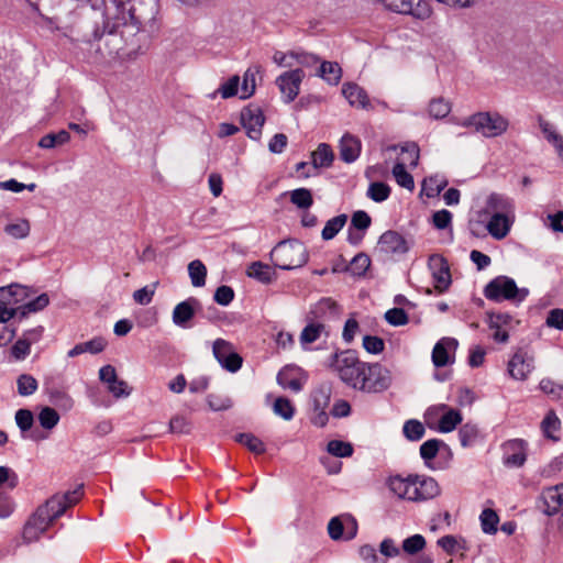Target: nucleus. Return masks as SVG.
Returning a JSON list of instances; mask_svg holds the SVG:
<instances>
[{
    "mask_svg": "<svg viewBox=\"0 0 563 563\" xmlns=\"http://www.w3.org/2000/svg\"><path fill=\"white\" fill-rule=\"evenodd\" d=\"M271 258L276 267L289 271L305 265L308 255L306 246L301 242L283 241L272 250Z\"/></svg>",
    "mask_w": 563,
    "mask_h": 563,
    "instance_id": "obj_5",
    "label": "nucleus"
},
{
    "mask_svg": "<svg viewBox=\"0 0 563 563\" xmlns=\"http://www.w3.org/2000/svg\"><path fill=\"white\" fill-rule=\"evenodd\" d=\"M234 440L254 454H263L266 451L264 442L253 433H238Z\"/></svg>",
    "mask_w": 563,
    "mask_h": 563,
    "instance_id": "obj_34",
    "label": "nucleus"
},
{
    "mask_svg": "<svg viewBox=\"0 0 563 563\" xmlns=\"http://www.w3.org/2000/svg\"><path fill=\"white\" fill-rule=\"evenodd\" d=\"M34 291L18 283L0 287V303L18 307L22 305Z\"/></svg>",
    "mask_w": 563,
    "mask_h": 563,
    "instance_id": "obj_15",
    "label": "nucleus"
},
{
    "mask_svg": "<svg viewBox=\"0 0 563 563\" xmlns=\"http://www.w3.org/2000/svg\"><path fill=\"white\" fill-rule=\"evenodd\" d=\"M239 86L240 77L238 75H234L219 87L218 92L221 95L223 99H228L234 97L238 93Z\"/></svg>",
    "mask_w": 563,
    "mask_h": 563,
    "instance_id": "obj_59",
    "label": "nucleus"
},
{
    "mask_svg": "<svg viewBox=\"0 0 563 563\" xmlns=\"http://www.w3.org/2000/svg\"><path fill=\"white\" fill-rule=\"evenodd\" d=\"M561 421L553 411H550L542 420L541 427L547 438L555 440L553 432L560 429Z\"/></svg>",
    "mask_w": 563,
    "mask_h": 563,
    "instance_id": "obj_58",
    "label": "nucleus"
},
{
    "mask_svg": "<svg viewBox=\"0 0 563 563\" xmlns=\"http://www.w3.org/2000/svg\"><path fill=\"white\" fill-rule=\"evenodd\" d=\"M390 11L401 14H416L415 0H379Z\"/></svg>",
    "mask_w": 563,
    "mask_h": 563,
    "instance_id": "obj_49",
    "label": "nucleus"
},
{
    "mask_svg": "<svg viewBox=\"0 0 563 563\" xmlns=\"http://www.w3.org/2000/svg\"><path fill=\"white\" fill-rule=\"evenodd\" d=\"M38 421L44 429L51 430L59 422V415L55 409L44 407L38 413Z\"/></svg>",
    "mask_w": 563,
    "mask_h": 563,
    "instance_id": "obj_55",
    "label": "nucleus"
},
{
    "mask_svg": "<svg viewBox=\"0 0 563 563\" xmlns=\"http://www.w3.org/2000/svg\"><path fill=\"white\" fill-rule=\"evenodd\" d=\"M457 341L452 338H443L435 343L432 350V362L435 367H443L451 363L449 352L455 351Z\"/></svg>",
    "mask_w": 563,
    "mask_h": 563,
    "instance_id": "obj_23",
    "label": "nucleus"
},
{
    "mask_svg": "<svg viewBox=\"0 0 563 563\" xmlns=\"http://www.w3.org/2000/svg\"><path fill=\"white\" fill-rule=\"evenodd\" d=\"M415 479L413 475L408 477L395 475L388 478L387 486L398 498L412 501Z\"/></svg>",
    "mask_w": 563,
    "mask_h": 563,
    "instance_id": "obj_20",
    "label": "nucleus"
},
{
    "mask_svg": "<svg viewBox=\"0 0 563 563\" xmlns=\"http://www.w3.org/2000/svg\"><path fill=\"white\" fill-rule=\"evenodd\" d=\"M462 421V416L459 410L449 409L439 421V431L443 433H448L453 431L459 423Z\"/></svg>",
    "mask_w": 563,
    "mask_h": 563,
    "instance_id": "obj_41",
    "label": "nucleus"
},
{
    "mask_svg": "<svg viewBox=\"0 0 563 563\" xmlns=\"http://www.w3.org/2000/svg\"><path fill=\"white\" fill-rule=\"evenodd\" d=\"M3 231L13 239H25L30 234L31 225L26 219H19L15 222L8 223Z\"/></svg>",
    "mask_w": 563,
    "mask_h": 563,
    "instance_id": "obj_40",
    "label": "nucleus"
},
{
    "mask_svg": "<svg viewBox=\"0 0 563 563\" xmlns=\"http://www.w3.org/2000/svg\"><path fill=\"white\" fill-rule=\"evenodd\" d=\"M88 4L95 23L96 53L101 58L119 55L125 45L137 46L139 33L157 30L158 0H132L129 8L118 0H88Z\"/></svg>",
    "mask_w": 563,
    "mask_h": 563,
    "instance_id": "obj_1",
    "label": "nucleus"
},
{
    "mask_svg": "<svg viewBox=\"0 0 563 563\" xmlns=\"http://www.w3.org/2000/svg\"><path fill=\"white\" fill-rule=\"evenodd\" d=\"M459 124L472 128L482 136L492 139L504 134L508 130L509 121L498 112L479 111L463 119Z\"/></svg>",
    "mask_w": 563,
    "mask_h": 563,
    "instance_id": "obj_3",
    "label": "nucleus"
},
{
    "mask_svg": "<svg viewBox=\"0 0 563 563\" xmlns=\"http://www.w3.org/2000/svg\"><path fill=\"white\" fill-rule=\"evenodd\" d=\"M360 390L379 393L386 390L391 383L389 371L378 363L366 364Z\"/></svg>",
    "mask_w": 563,
    "mask_h": 563,
    "instance_id": "obj_7",
    "label": "nucleus"
},
{
    "mask_svg": "<svg viewBox=\"0 0 563 563\" xmlns=\"http://www.w3.org/2000/svg\"><path fill=\"white\" fill-rule=\"evenodd\" d=\"M393 175L400 187L409 190L415 188L413 177L406 170L404 162H397L394 165Z\"/></svg>",
    "mask_w": 563,
    "mask_h": 563,
    "instance_id": "obj_42",
    "label": "nucleus"
},
{
    "mask_svg": "<svg viewBox=\"0 0 563 563\" xmlns=\"http://www.w3.org/2000/svg\"><path fill=\"white\" fill-rule=\"evenodd\" d=\"M339 313V305L332 298L325 297L321 298L310 307L306 316V320H312L314 322H322L325 324L327 321L335 319Z\"/></svg>",
    "mask_w": 563,
    "mask_h": 563,
    "instance_id": "obj_11",
    "label": "nucleus"
},
{
    "mask_svg": "<svg viewBox=\"0 0 563 563\" xmlns=\"http://www.w3.org/2000/svg\"><path fill=\"white\" fill-rule=\"evenodd\" d=\"M329 366L338 373L343 383L360 390L362 376L365 375L366 363L361 362L354 352L343 351L333 354Z\"/></svg>",
    "mask_w": 563,
    "mask_h": 563,
    "instance_id": "obj_2",
    "label": "nucleus"
},
{
    "mask_svg": "<svg viewBox=\"0 0 563 563\" xmlns=\"http://www.w3.org/2000/svg\"><path fill=\"white\" fill-rule=\"evenodd\" d=\"M441 448H448V445L439 439H430L420 445V456L427 465L433 460Z\"/></svg>",
    "mask_w": 563,
    "mask_h": 563,
    "instance_id": "obj_39",
    "label": "nucleus"
},
{
    "mask_svg": "<svg viewBox=\"0 0 563 563\" xmlns=\"http://www.w3.org/2000/svg\"><path fill=\"white\" fill-rule=\"evenodd\" d=\"M70 140V134L66 130H60L57 133H48L41 137L38 146L41 148H54L58 145H64Z\"/></svg>",
    "mask_w": 563,
    "mask_h": 563,
    "instance_id": "obj_37",
    "label": "nucleus"
},
{
    "mask_svg": "<svg viewBox=\"0 0 563 563\" xmlns=\"http://www.w3.org/2000/svg\"><path fill=\"white\" fill-rule=\"evenodd\" d=\"M332 386L330 383L320 384L311 395L313 409L325 410L330 404Z\"/></svg>",
    "mask_w": 563,
    "mask_h": 563,
    "instance_id": "obj_29",
    "label": "nucleus"
},
{
    "mask_svg": "<svg viewBox=\"0 0 563 563\" xmlns=\"http://www.w3.org/2000/svg\"><path fill=\"white\" fill-rule=\"evenodd\" d=\"M426 539L422 534H413L402 541V551L408 555H416L426 548Z\"/></svg>",
    "mask_w": 563,
    "mask_h": 563,
    "instance_id": "obj_44",
    "label": "nucleus"
},
{
    "mask_svg": "<svg viewBox=\"0 0 563 563\" xmlns=\"http://www.w3.org/2000/svg\"><path fill=\"white\" fill-rule=\"evenodd\" d=\"M511 222L506 213L495 212L487 223L489 234L497 239H504L510 231Z\"/></svg>",
    "mask_w": 563,
    "mask_h": 563,
    "instance_id": "obj_26",
    "label": "nucleus"
},
{
    "mask_svg": "<svg viewBox=\"0 0 563 563\" xmlns=\"http://www.w3.org/2000/svg\"><path fill=\"white\" fill-rule=\"evenodd\" d=\"M81 496L82 485L71 492L52 496L44 505L40 506L36 511L38 512V516H43L46 521L53 523V521L60 517L68 507L75 505Z\"/></svg>",
    "mask_w": 563,
    "mask_h": 563,
    "instance_id": "obj_6",
    "label": "nucleus"
},
{
    "mask_svg": "<svg viewBox=\"0 0 563 563\" xmlns=\"http://www.w3.org/2000/svg\"><path fill=\"white\" fill-rule=\"evenodd\" d=\"M361 148V141L357 137L346 133L340 141V157L345 163H353L358 158Z\"/></svg>",
    "mask_w": 563,
    "mask_h": 563,
    "instance_id": "obj_24",
    "label": "nucleus"
},
{
    "mask_svg": "<svg viewBox=\"0 0 563 563\" xmlns=\"http://www.w3.org/2000/svg\"><path fill=\"white\" fill-rule=\"evenodd\" d=\"M200 307V301L195 297L177 303L173 310V322L180 328H187L188 322L195 317L196 310Z\"/></svg>",
    "mask_w": 563,
    "mask_h": 563,
    "instance_id": "obj_16",
    "label": "nucleus"
},
{
    "mask_svg": "<svg viewBox=\"0 0 563 563\" xmlns=\"http://www.w3.org/2000/svg\"><path fill=\"white\" fill-rule=\"evenodd\" d=\"M371 266V258L367 254L361 252L356 254L352 261L350 262V265L346 266V271L350 272L355 277H363L367 269Z\"/></svg>",
    "mask_w": 563,
    "mask_h": 563,
    "instance_id": "obj_35",
    "label": "nucleus"
},
{
    "mask_svg": "<svg viewBox=\"0 0 563 563\" xmlns=\"http://www.w3.org/2000/svg\"><path fill=\"white\" fill-rule=\"evenodd\" d=\"M540 389L555 399H563V383L559 384L550 378H543L540 382Z\"/></svg>",
    "mask_w": 563,
    "mask_h": 563,
    "instance_id": "obj_61",
    "label": "nucleus"
},
{
    "mask_svg": "<svg viewBox=\"0 0 563 563\" xmlns=\"http://www.w3.org/2000/svg\"><path fill=\"white\" fill-rule=\"evenodd\" d=\"M212 353L221 367L230 373H236L242 367V356L235 351L233 344L224 339L213 341Z\"/></svg>",
    "mask_w": 563,
    "mask_h": 563,
    "instance_id": "obj_8",
    "label": "nucleus"
},
{
    "mask_svg": "<svg viewBox=\"0 0 563 563\" xmlns=\"http://www.w3.org/2000/svg\"><path fill=\"white\" fill-rule=\"evenodd\" d=\"M265 117L258 107L249 106L241 111V123L252 140L261 137Z\"/></svg>",
    "mask_w": 563,
    "mask_h": 563,
    "instance_id": "obj_12",
    "label": "nucleus"
},
{
    "mask_svg": "<svg viewBox=\"0 0 563 563\" xmlns=\"http://www.w3.org/2000/svg\"><path fill=\"white\" fill-rule=\"evenodd\" d=\"M533 368V356L522 349L518 350L508 363V372L515 379H526Z\"/></svg>",
    "mask_w": 563,
    "mask_h": 563,
    "instance_id": "obj_13",
    "label": "nucleus"
},
{
    "mask_svg": "<svg viewBox=\"0 0 563 563\" xmlns=\"http://www.w3.org/2000/svg\"><path fill=\"white\" fill-rule=\"evenodd\" d=\"M385 319L389 324L394 327L405 325L409 321L407 313L401 308L389 309L385 313Z\"/></svg>",
    "mask_w": 563,
    "mask_h": 563,
    "instance_id": "obj_63",
    "label": "nucleus"
},
{
    "mask_svg": "<svg viewBox=\"0 0 563 563\" xmlns=\"http://www.w3.org/2000/svg\"><path fill=\"white\" fill-rule=\"evenodd\" d=\"M52 523L35 511L25 522L23 528V540L27 543L37 541Z\"/></svg>",
    "mask_w": 563,
    "mask_h": 563,
    "instance_id": "obj_21",
    "label": "nucleus"
},
{
    "mask_svg": "<svg viewBox=\"0 0 563 563\" xmlns=\"http://www.w3.org/2000/svg\"><path fill=\"white\" fill-rule=\"evenodd\" d=\"M290 202L299 209L307 210L313 205L311 190L307 188H297L289 192Z\"/></svg>",
    "mask_w": 563,
    "mask_h": 563,
    "instance_id": "obj_36",
    "label": "nucleus"
},
{
    "mask_svg": "<svg viewBox=\"0 0 563 563\" xmlns=\"http://www.w3.org/2000/svg\"><path fill=\"white\" fill-rule=\"evenodd\" d=\"M347 216L342 213L331 218L325 222L321 236L324 241L332 240L346 224Z\"/></svg>",
    "mask_w": 563,
    "mask_h": 563,
    "instance_id": "obj_32",
    "label": "nucleus"
},
{
    "mask_svg": "<svg viewBox=\"0 0 563 563\" xmlns=\"http://www.w3.org/2000/svg\"><path fill=\"white\" fill-rule=\"evenodd\" d=\"M426 429L423 424L416 419L407 420L402 427V433L409 441H419L423 438Z\"/></svg>",
    "mask_w": 563,
    "mask_h": 563,
    "instance_id": "obj_43",
    "label": "nucleus"
},
{
    "mask_svg": "<svg viewBox=\"0 0 563 563\" xmlns=\"http://www.w3.org/2000/svg\"><path fill=\"white\" fill-rule=\"evenodd\" d=\"M277 383L284 389H290L298 393L302 389V383L297 377L291 376V372L287 368L282 369L277 375Z\"/></svg>",
    "mask_w": 563,
    "mask_h": 563,
    "instance_id": "obj_48",
    "label": "nucleus"
},
{
    "mask_svg": "<svg viewBox=\"0 0 563 563\" xmlns=\"http://www.w3.org/2000/svg\"><path fill=\"white\" fill-rule=\"evenodd\" d=\"M390 187L382 181L372 183L367 189V197L375 202H383L390 196Z\"/></svg>",
    "mask_w": 563,
    "mask_h": 563,
    "instance_id": "obj_47",
    "label": "nucleus"
},
{
    "mask_svg": "<svg viewBox=\"0 0 563 563\" xmlns=\"http://www.w3.org/2000/svg\"><path fill=\"white\" fill-rule=\"evenodd\" d=\"M429 266L432 271L434 287L440 292L446 290L452 283L448 262L440 255H432L429 260Z\"/></svg>",
    "mask_w": 563,
    "mask_h": 563,
    "instance_id": "obj_14",
    "label": "nucleus"
},
{
    "mask_svg": "<svg viewBox=\"0 0 563 563\" xmlns=\"http://www.w3.org/2000/svg\"><path fill=\"white\" fill-rule=\"evenodd\" d=\"M274 413L285 420H291L295 415V408L290 400L285 397H278L273 406Z\"/></svg>",
    "mask_w": 563,
    "mask_h": 563,
    "instance_id": "obj_54",
    "label": "nucleus"
},
{
    "mask_svg": "<svg viewBox=\"0 0 563 563\" xmlns=\"http://www.w3.org/2000/svg\"><path fill=\"white\" fill-rule=\"evenodd\" d=\"M327 451L336 457H349L353 454V446L350 442L331 440L328 442Z\"/></svg>",
    "mask_w": 563,
    "mask_h": 563,
    "instance_id": "obj_50",
    "label": "nucleus"
},
{
    "mask_svg": "<svg viewBox=\"0 0 563 563\" xmlns=\"http://www.w3.org/2000/svg\"><path fill=\"white\" fill-rule=\"evenodd\" d=\"M544 503V512L548 516H554L563 509V483L548 487L542 492Z\"/></svg>",
    "mask_w": 563,
    "mask_h": 563,
    "instance_id": "obj_19",
    "label": "nucleus"
},
{
    "mask_svg": "<svg viewBox=\"0 0 563 563\" xmlns=\"http://www.w3.org/2000/svg\"><path fill=\"white\" fill-rule=\"evenodd\" d=\"M303 78L305 71L301 68L285 71L276 78L275 82L282 93L284 102L290 103L297 98Z\"/></svg>",
    "mask_w": 563,
    "mask_h": 563,
    "instance_id": "obj_9",
    "label": "nucleus"
},
{
    "mask_svg": "<svg viewBox=\"0 0 563 563\" xmlns=\"http://www.w3.org/2000/svg\"><path fill=\"white\" fill-rule=\"evenodd\" d=\"M401 155L405 165L408 163L410 167H417L419 162V147L415 142H407L401 147Z\"/></svg>",
    "mask_w": 563,
    "mask_h": 563,
    "instance_id": "obj_53",
    "label": "nucleus"
},
{
    "mask_svg": "<svg viewBox=\"0 0 563 563\" xmlns=\"http://www.w3.org/2000/svg\"><path fill=\"white\" fill-rule=\"evenodd\" d=\"M261 73V66L254 65L249 67L243 75V82L241 86V99H247L255 92V77Z\"/></svg>",
    "mask_w": 563,
    "mask_h": 563,
    "instance_id": "obj_31",
    "label": "nucleus"
},
{
    "mask_svg": "<svg viewBox=\"0 0 563 563\" xmlns=\"http://www.w3.org/2000/svg\"><path fill=\"white\" fill-rule=\"evenodd\" d=\"M481 527L484 533L494 534L497 532V525L499 522L498 515L493 509H484L479 516Z\"/></svg>",
    "mask_w": 563,
    "mask_h": 563,
    "instance_id": "obj_45",
    "label": "nucleus"
},
{
    "mask_svg": "<svg viewBox=\"0 0 563 563\" xmlns=\"http://www.w3.org/2000/svg\"><path fill=\"white\" fill-rule=\"evenodd\" d=\"M188 274L194 287L206 285L207 267L200 260H194L188 264Z\"/></svg>",
    "mask_w": 563,
    "mask_h": 563,
    "instance_id": "obj_33",
    "label": "nucleus"
},
{
    "mask_svg": "<svg viewBox=\"0 0 563 563\" xmlns=\"http://www.w3.org/2000/svg\"><path fill=\"white\" fill-rule=\"evenodd\" d=\"M342 93L352 107L367 109L369 99L366 91L354 82H345L342 87Z\"/></svg>",
    "mask_w": 563,
    "mask_h": 563,
    "instance_id": "obj_25",
    "label": "nucleus"
},
{
    "mask_svg": "<svg viewBox=\"0 0 563 563\" xmlns=\"http://www.w3.org/2000/svg\"><path fill=\"white\" fill-rule=\"evenodd\" d=\"M379 245L383 251L393 254H404L409 247L405 238L396 231H386L379 238Z\"/></svg>",
    "mask_w": 563,
    "mask_h": 563,
    "instance_id": "obj_22",
    "label": "nucleus"
},
{
    "mask_svg": "<svg viewBox=\"0 0 563 563\" xmlns=\"http://www.w3.org/2000/svg\"><path fill=\"white\" fill-rule=\"evenodd\" d=\"M371 223L372 219L368 213L363 210H358L352 214L350 228L364 232L369 228Z\"/></svg>",
    "mask_w": 563,
    "mask_h": 563,
    "instance_id": "obj_62",
    "label": "nucleus"
},
{
    "mask_svg": "<svg viewBox=\"0 0 563 563\" xmlns=\"http://www.w3.org/2000/svg\"><path fill=\"white\" fill-rule=\"evenodd\" d=\"M487 208L495 212L506 213L512 208L508 198L503 195L492 194L487 199Z\"/></svg>",
    "mask_w": 563,
    "mask_h": 563,
    "instance_id": "obj_51",
    "label": "nucleus"
},
{
    "mask_svg": "<svg viewBox=\"0 0 563 563\" xmlns=\"http://www.w3.org/2000/svg\"><path fill=\"white\" fill-rule=\"evenodd\" d=\"M157 284L158 283H154L152 285H147L141 289L135 290L133 292L134 301L142 306L148 305L153 299Z\"/></svg>",
    "mask_w": 563,
    "mask_h": 563,
    "instance_id": "obj_60",
    "label": "nucleus"
},
{
    "mask_svg": "<svg viewBox=\"0 0 563 563\" xmlns=\"http://www.w3.org/2000/svg\"><path fill=\"white\" fill-rule=\"evenodd\" d=\"M450 111L451 104L443 98L432 99L428 107L429 115L435 120L445 118Z\"/></svg>",
    "mask_w": 563,
    "mask_h": 563,
    "instance_id": "obj_46",
    "label": "nucleus"
},
{
    "mask_svg": "<svg viewBox=\"0 0 563 563\" xmlns=\"http://www.w3.org/2000/svg\"><path fill=\"white\" fill-rule=\"evenodd\" d=\"M563 470V453L555 456L547 465L540 468V476L543 478H554Z\"/></svg>",
    "mask_w": 563,
    "mask_h": 563,
    "instance_id": "obj_57",
    "label": "nucleus"
},
{
    "mask_svg": "<svg viewBox=\"0 0 563 563\" xmlns=\"http://www.w3.org/2000/svg\"><path fill=\"white\" fill-rule=\"evenodd\" d=\"M18 393L21 396H30L34 394L37 389V380L29 374H22L19 376L18 380Z\"/></svg>",
    "mask_w": 563,
    "mask_h": 563,
    "instance_id": "obj_56",
    "label": "nucleus"
},
{
    "mask_svg": "<svg viewBox=\"0 0 563 563\" xmlns=\"http://www.w3.org/2000/svg\"><path fill=\"white\" fill-rule=\"evenodd\" d=\"M479 438L481 432L476 424L465 423L459 430V439L464 448L474 445Z\"/></svg>",
    "mask_w": 563,
    "mask_h": 563,
    "instance_id": "obj_38",
    "label": "nucleus"
},
{
    "mask_svg": "<svg viewBox=\"0 0 563 563\" xmlns=\"http://www.w3.org/2000/svg\"><path fill=\"white\" fill-rule=\"evenodd\" d=\"M413 477H416V479L412 501H424L440 494V486L434 478L419 475H413Z\"/></svg>",
    "mask_w": 563,
    "mask_h": 563,
    "instance_id": "obj_17",
    "label": "nucleus"
},
{
    "mask_svg": "<svg viewBox=\"0 0 563 563\" xmlns=\"http://www.w3.org/2000/svg\"><path fill=\"white\" fill-rule=\"evenodd\" d=\"M486 299L494 302H522L529 295L527 288H519L514 278L499 275L493 278L483 290Z\"/></svg>",
    "mask_w": 563,
    "mask_h": 563,
    "instance_id": "obj_4",
    "label": "nucleus"
},
{
    "mask_svg": "<svg viewBox=\"0 0 563 563\" xmlns=\"http://www.w3.org/2000/svg\"><path fill=\"white\" fill-rule=\"evenodd\" d=\"M539 126L545 139L552 143L561 153L563 151V137L554 131L551 123L544 121L543 119L539 120Z\"/></svg>",
    "mask_w": 563,
    "mask_h": 563,
    "instance_id": "obj_52",
    "label": "nucleus"
},
{
    "mask_svg": "<svg viewBox=\"0 0 563 563\" xmlns=\"http://www.w3.org/2000/svg\"><path fill=\"white\" fill-rule=\"evenodd\" d=\"M334 155L330 145L321 143L311 154V169L317 170L320 167H329L333 162Z\"/></svg>",
    "mask_w": 563,
    "mask_h": 563,
    "instance_id": "obj_28",
    "label": "nucleus"
},
{
    "mask_svg": "<svg viewBox=\"0 0 563 563\" xmlns=\"http://www.w3.org/2000/svg\"><path fill=\"white\" fill-rule=\"evenodd\" d=\"M503 463L508 467H521L527 460V442L514 439L503 444Z\"/></svg>",
    "mask_w": 563,
    "mask_h": 563,
    "instance_id": "obj_10",
    "label": "nucleus"
},
{
    "mask_svg": "<svg viewBox=\"0 0 563 563\" xmlns=\"http://www.w3.org/2000/svg\"><path fill=\"white\" fill-rule=\"evenodd\" d=\"M317 76L321 77L329 85L336 86L342 77V68L336 62H322L319 66Z\"/></svg>",
    "mask_w": 563,
    "mask_h": 563,
    "instance_id": "obj_27",
    "label": "nucleus"
},
{
    "mask_svg": "<svg viewBox=\"0 0 563 563\" xmlns=\"http://www.w3.org/2000/svg\"><path fill=\"white\" fill-rule=\"evenodd\" d=\"M191 430L190 421L184 416H175L169 421V431L172 433L187 434Z\"/></svg>",
    "mask_w": 563,
    "mask_h": 563,
    "instance_id": "obj_64",
    "label": "nucleus"
},
{
    "mask_svg": "<svg viewBox=\"0 0 563 563\" xmlns=\"http://www.w3.org/2000/svg\"><path fill=\"white\" fill-rule=\"evenodd\" d=\"M307 324L302 329L299 342L303 350L308 349L309 344L317 342L320 339L327 340L329 338V328L322 322H314L312 320H306Z\"/></svg>",
    "mask_w": 563,
    "mask_h": 563,
    "instance_id": "obj_18",
    "label": "nucleus"
},
{
    "mask_svg": "<svg viewBox=\"0 0 563 563\" xmlns=\"http://www.w3.org/2000/svg\"><path fill=\"white\" fill-rule=\"evenodd\" d=\"M246 275L250 278H254L263 284H269L273 279L272 268L260 261L253 262L246 269Z\"/></svg>",
    "mask_w": 563,
    "mask_h": 563,
    "instance_id": "obj_30",
    "label": "nucleus"
}]
</instances>
